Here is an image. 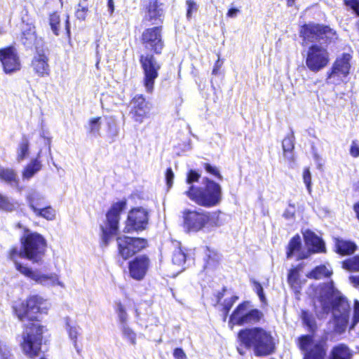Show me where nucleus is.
I'll return each instance as SVG.
<instances>
[{
	"mask_svg": "<svg viewBox=\"0 0 359 359\" xmlns=\"http://www.w3.org/2000/svg\"><path fill=\"white\" fill-rule=\"evenodd\" d=\"M48 304L46 300L35 294L31 295L26 302H20L13 306V310L20 321L32 322L26 325L21 342L23 352L30 358L37 355L41 349L43 327L39 323L37 314L46 313Z\"/></svg>",
	"mask_w": 359,
	"mask_h": 359,
	"instance_id": "obj_1",
	"label": "nucleus"
},
{
	"mask_svg": "<svg viewBox=\"0 0 359 359\" xmlns=\"http://www.w3.org/2000/svg\"><path fill=\"white\" fill-rule=\"evenodd\" d=\"M314 309L319 318L332 311L333 332L343 334L348 325L350 306L348 301L339 295L330 284H325L319 289L318 294L314 299Z\"/></svg>",
	"mask_w": 359,
	"mask_h": 359,
	"instance_id": "obj_2",
	"label": "nucleus"
},
{
	"mask_svg": "<svg viewBox=\"0 0 359 359\" xmlns=\"http://www.w3.org/2000/svg\"><path fill=\"white\" fill-rule=\"evenodd\" d=\"M238 339L241 345L252 349L257 357L271 354L275 350V343L271 333L262 327L245 328L239 331Z\"/></svg>",
	"mask_w": 359,
	"mask_h": 359,
	"instance_id": "obj_3",
	"label": "nucleus"
},
{
	"mask_svg": "<svg viewBox=\"0 0 359 359\" xmlns=\"http://www.w3.org/2000/svg\"><path fill=\"white\" fill-rule=\"evenodd\" d=\"M203 187H188L184 194L198 205L207 208L217 205L222 198L221 186L206 177L203 178Z\"/></svg>",
	"mask_w": 359,
	"mask_h": 359,
	"instance_id": "obj_4",
	"label": "nucleus"
},
{
	"mask_svg": "<svg viewBox=\"0 0 359 359\" xmlns=\"http://www.w3.org/2000/svg\"><path fill=\"white\" fill-rule=\"evenodd\" d=\"M220 215V212L185 209L182 212L183 226L187 232L210 231L223 224Z\"/></svg>",
	"mask_w": 359,
	"mask_h": 359,
	"instance_id": "obj_5",
	"label": "nucleus"
},
{
	"mask_svg": "<svg viewBox=\"0 0 359 359\" xmlns=\"http://www.w3.org/2000/svg\"><path fill=\"white\" fill-rule=\"evenodd\" d=\"M22 252L20 256L27 258L34 264H42L47 243L43 236L25 229L21 238Z\"/></svg>",
	"mask_w": 359,
	"mask_h": 359,
	"instance_id": "obj_6",
	"label": "nucleus"
},
{
	"mask_svg": "<svg viewBox=\"0 0 359 359\" xmlns=\"http://www.w3.org/2000/svg\"><path fill=\"white\" fill-rule=\"evenodd\" d=\"M298 346L304 353V359H325L328 350L327 339L325 336L302 335L298 338Z\"/></svg>",
	"mask_w": 359,
	"mask_h": 359,
	"instance_id": "obj_7",
	"label": "nucleus"
},
{
	"mask_svg": "<svg viewBox=\"0 0 359 359\" xmlns=\"http://www.w3.org/2000/svg\"><path fill=\"white\" fill-rule=\"evenodd\" d=\"M18 248H13L11 250L9 253V258L14 262L16 269L22 274L34 280L36 283L43 285L44 286H54L60 285L64 287V285L60 282L58 276L55 273L49 275L42 274L38 271H33L32 269L24 266L16 261L18 257H20V252Z\"/></svg>",
	"mask_w": 359,
	"mask_h": 359,
	"instance_id": "obj_8",
	"label": "nucleus"
},
{
	"mask_svg": "<svg viewBox=\"0 0 359 359\" xmlns=\"http://www.w3.org/2000/svg\"><path fill=\"white\" fill-rule=\"evenodd\" d=\"M300 35L304 43L318 42L321 45L334 41L337 39V33L332 29L313 23L302 26Z\"/></svg>",
	"mask_w": 359,
	"mask_h": 359,
	"instance_id": "obj_9",
	"label": "nucleus"
},
{
	"mask_svg": "<svg viewBox=\"0 0 359 359\" xmlns=\"http://www.w3.org/2000/svg\"><path fill=\"white\" fill-rule=\"evenodd\" d=\"M126 205L125 201H121L114 203L107 213V223L105 226H101L102 242L107 246L111 238L116 234L120 219V214Z\"/></svg>",
	"mask_w": 359,
	"mask_h": 359,
	"instance_id": "obj_10",
	"label": "nucleus"
},
{
	"mask_svg": "<svg viewBox=\"0 0 359 359\" xmlns=\"http://www.w3.org/2000/svg\"><path fill=\"white\" fill-rule=\"evenodd\" d=\"M140 62L144 73V86L146 91L151 93L154 90L155 80L158 76L161 65L151 54L141 55Z\"/></svg>",
	"mask_w": 359,
	"mask_h": 359,
	"instance_id": "obj_11",
	"label": "nucleus"
},
{
	"mask_svg": "<svg viewBox=\"0 0 359 359\" xmlns=\"http://www.w3.org/2000/svg\"><path fill=\"white\" fill-rule=\"evenodd\" d=\"M329 60V53L325 48L317 44H313L309 48L306 65L311 72L320 71L327 65Z\"/></svg>",
	"mask_w": 359,
	"mask_h": 359,
	"instance_id": "obj_12",
	"label": "nucleus"
},
{
	"mask_svg": "<svg viewBox=\"0 0 359 359\" xmlns=\"http://www.w3.org/2000/svg\"><path fill=\"white\" fill-rule=\"evenodd\" d=\"M248 302L240 304L231 315L230 322L238 325L258 323L263 318V313L257 309L248 311Z\"/></svg>",
	"mask_w": 359,
	"mask_h": 359,
	"instance_id": "obj_13",
	"label": "nucleus"
},
{
	"mask_svg": "<svg viewBox=\"0 0 359 359\" xmlns=\"http://www.w3.org/2000/svg\"><path fill=\"white\" fill-rule=\"evenodd\" d=\"M351 58L350 54L343 53L336 59L331 72L327 73V83L337 85L344 81L349 74Z\"/></svg>",
	"mask_w": 359,
	"mask_h": 359,
	"instance_id": "obj_14",
	"label": "nucleus"
},
{
	"mask_svg": "<svg viewBox=\"0 0 359 359\" xmlns=\"http://www.w3.org/2000/svg\"><path fill=\"white\" fill-rule=\"evenodd\" d=\"M119 255L124 259L132 257L147 245V240L141 238L119 236L116 239Z\"/></svg>",
	"mask_w": 359,
	"mask_h": 359,
	"instance_id": "obj_15",
	"label": "nucleus"
},
{
	"mask_svg": "<svg viewBox=\"0 0 359 359\" xmlns=\"http://www.w3.org/2000/svg\"><path fill=\"white\" fill-rule=\"evenodd\" d=\"M149 222V212L143 208L131 210L128 215L123 231L130 233L146 229Z\"/></svg>",
	"mask_w": 359,
	"mask_h": 359,
	"instance_id": "obj_16",
	"label": "nucleus"
},
{
	"mask_svg": "<svg viewBox=\"0 0 359 359\" xmlns=\"http://www.w3.org/2000/svg\"><path fill=\"white\" fill-rule=\"evenodd\" d=\"M141 40L147 49L152 50L156 54H160L164 46L160 27L146 29L142 32Z\"/></svg>",
	"mask_w": 359,
	"mask_h": 359,
	"instance_id": "obj_17",
	"label": "nucleus"
},
{
	"mask_svg": "<svg viewBox=\"0 0 359 359\" xmlns=\"http://www.w3.org/2000/svg\"><path fill=\"white\" fill-rule=\"evenodd\" d=\"M151 108V104L143 95H137L130 102V115L134 121L142 123L148 117Z\"/></svg>",
	"mask_w": 359,
	"mask_h": 359,
	"instance_id": "obj_18",
	"label": "nucleus"
},
{
	"mask_svg": "<svg viewBox=\"0 0 359 359\" xmlns=\"http://www.w3.org/2000/svg\"><path fill=\"white\" fill-rule=\"evenodd\" d=\"M0 60L6 74H11L20 69V62L15 49L8 47L0 50Z\"/></svg>",
	"mask_w": 359,
	"mask_h": 359,
	"instance_id": "obj_19",
	"label": "nucleus"
},
{
	"mask_svg": "<svg viewBox=\"0 0 359 359\" xmlns=\"http://www.w3.org/2000/svg\"><path fill=\"white\" fill-rule=\"evenodd\" d=\"M150 264V261L146 255L136 257L129 263V273L130 276L140 280L145 276Z\"/></svg>",
	"mask_w": 359,
	"mask_h": 359,
	"instance_id": "obj_20",
	"label": "nucleus"
},
{
	"mask_svg": "<svg viewBox=\"0 0 359 359\" xmlns=\"http://www.w3.org/2000/svg\"><path fill=\"white\" fill-rule=\"evenodd\" d=\"M32 67L34 73L40 77L50 74L48 57L43 53H37L32 58Z\"/></svg>",
	"mask_w": 359,
	"mask_h": 359,
	"instance_id": "obj_21",
	"label": "nucleus"
},
{
	"mask_svg": "<svg viewBox=\"0 0 359 359\" xmlns=\"http://www.w3.org/2000/svg\"><path fill=\"white\" fill-rule=\"evenodd\" d=\"M164 15V5L158 0H150L147 7L146 20L152 22L157 23V21H161Z\"/></svg>",
	"mask_w": 359,
	"mask_h": 359,
	"instance_id": "obj_22",
	"label": "nucleus"
},
{
	"mask_svg": "<svg viewBox=\"0 0 359 359\" xmlns=\"http://www.w3.org/2000/svg\"><path fill=\"white\" fill-rule=\"evenodd\" d=\"M305 243L312 252H325V247L323 241L311 230H306L304 233Z\"/></svg>",
	"mask_w": 359,
	"mask_h": 359,
	"instance_id": "obj_23",
	"label": "nucleus"
},
{
	"mask_svg": "<svg viewBox=\"0 0 359 359\" xmlns=\"http://www.w3.org/2000/svg\"><path fill=\"white\" fill-rule=\"evenodd\" d=\"M41 151L40 150L37 154L36 158H32L30 162L25 167L22 171V179L30 180L42 168V163L40 161Z\"/></svg>",
	"mask_w": 359,
	"mask_h": 359,
	"instance_id": "obj_24",
	"label": "nucleus"
},
{
	"mask_svg": "<svg viewBox=\"0 0 359 359\" xmlns=\"http://www.w3.org/2000/svg\"><path fill=\"white\" fill-rule=\"evenodd\" d=\"M40 40L36 36L35 27L34 26L27 25V27L22 29L21 42L27 48L37 47Z\"/></svg>",
	"mask_w": 359,
	"mask_h": 359,
	"instance_id": "obj_25",
	"label": "nucleus"
},
{
	"mask_svg": "<svg viewBox=\"0 0 359 359\" xmlns=\"http://www.w3.org/2000/svg\"><path fill=\"white\" fill-rule=\"evenodd\" d=\"M342 266L344 269L349 271L359 272V256L356 255L344 260L342 262ZM349 280L353 286L359 285V274L351 276Z\"/></svg>",
	"mask_w": 359,
	"mask_h": 359,
	"instance_id": "obj_26",
	"label": "nucleus"
},
{
	"mask_svg": "<svg viewBox=\"0 0 359 359\" xmlns=\"http://www.w3.org/2000/svg\"><path fill=\"white\" fill-rule=\"evenodd\" d=\"M352 353L345 344H339L332 348L329 359H351Z\"/></svg>",
	"mask_w": 359,
	"mask_h": 359,
	"instance_id": "obj_27",
	"label": "nucleus"
},
{
	"mask_svg": "<svg viewBox=\"0 0 359 359\" xmlns=\"http://www.w3.org/2000/svg\"><path fill=\"white\" fill-rule=\"evenodd\" d=\"M27 201L29 207L32 210L33 212L35 211V209L42 208L45 205L43 196L35 191L30 192L27 195Z\"/></svg>",
	"mask_w": 359,
	"mask_h": 359,
	"instance_id": "obj_28",
	"label": "nucleus"
},
{
	"mask_svg": "<svg viewBox=\"0 0 359 359\" xmlns=\"http://www.w3.org/2000/svg\"><path fill=\"white\" fill-rule=\"evenodd\" d=\"M29 154V140L25 135L22 136L17 149V161L18 163L25 160Z\"/></svg>",
	"mask_w": 359,
	"mask_h": 359,
	"instance_id": "obj_29",
	"label": "nucleus"
},
{
	"mask_svg": "<svg viewBox=\"0 0 359 359\" xmlns=\"http://www.w3.org/2000/svg\"><path fill=\"white\" fill-rule=\"evenodd\" d=\"M335 245L337 252L341 255L352 254L356 250L355 244L351 241L337 239Z\"/></svg>",
	"mask_w": 359,
	"mask_h": 359,
	"instance_id": "obj_30",
	"label": "nucleus"
},
{
	"mask_svg": "<svg viewBox=\"0 0 359 359\" xmlns=\"http://www.w3.org/2000/svg\"><path fill=\"white\" fill-rule=\"evenodd\" d=\"M219 255L207 248L205 250V265L204 269L214 268L219 262Z\"/></svg>",
	"mask_w": 359,
	"mask_h": 359,
	"instance_id": "obj_31",
	"label": "nucleus"
},
{
	"mask_svg": "<svg viewBox=\"0 0 359 359\" xmlns=\"http://www.w3.org/2000/svg\"><path fill=\"white\" fill-rule=\"evenodd\" d=\"M294 135L286 137L282 142L284 156L290 161L293 160L292 150L294 149Z\"/></svg>",
	"mask_w": 359,
	"mask_h": 359,
	"instance_id": "obj_32",
	"label": "nucleus"
},
{
	"mask_svg": "<svg viewBox=\"0 0 359 359\" xmlns=\"http://www.w3.org/2000/svg\"><path fill=\"white\" fill-rule=\"evenodd\" d=\"M0 180L11 184L18 182L16 172L13 169L2 166H0Z\"/></svg>",
	"mask_w": 359,
	"mask_h": 359,
	"instance_id": "obj_33",
	"label": "nucleus"
},
{
	"mask_svg": "<svg viewBox=\"0 0 359 359\" xmlns=\"http://www.w3.org/2000/svg\"><path fill=\"white\" fill-rule=\"evenodd\" d=\"M34 213L36 217H42L49 221L54 220L56 215L55 210L50 205L35 209Z\"/></svg>",
	"mask_w": 359,
	"mask_h": 359,
	"instance_id": "obj_34",
	"label": "nucleus"
},
{
	"mask_svg": "<svg viewBox=\"0 0 359 359\" xmlns=\"http://www.w3.org/2000/svg\"><path fill=\"white\" fill-rule=\"evenodd\" d=\"M302 246L301 238L299 235L294 236L288 244V250L287 251V257L290 259L294 253L299 251Z\"/></svg>",
	"mask_w": 359,
	"mask_h": 359,
	"instance_id": "obj_35",
	"label": "nucleus"
},
{
	"mask_svg": "<svg viewBox=\"0 0 359 359\" xmlns=\"http://www.w3.org/2000/svg\"><path fill=\"white\" fill-rule=\"evenodd\" d=\"M17 203L0 193V210L12 212L16 209Z\"/></svg>",
	"mask_w": 359,
	"mask_h": 359,
	"instance_id": "obj_36",
	"label": "nucleus"
},
{
	"mask_svg": "<svg viewBox=\"0 0 359 359\" xmlns=\"http://www.w3.org/2000/svg\"><path fill=\"white\" fill-rule=\"evenodd\" d=\"M330 271L324 265L316 266L307 276L310 278L320 279L329 277L331 275Z\"/></svg>",
	"mask_w": 359,
	"mask_h": 359,
	"instance_id": "obj_37",
	"label": "nucleus"
},
{
	"mask_svg": "<svg viewBox=\"0 0 359 359\" xmlns=\"http://www.w3.org/2000/svg\"><path fill=\"white\" fill-rule=\"evenodd\" d=\"M66 327L69 333V337L74 341V347L76 348V339L81 328L75 323H72L69 318L66 319Z\"/></svg>",
	"mask_w": 359,
	"mask_h": 359,
	"instance_id": "obj_38",
	"label": "nucleus"
},
{
	"mask_svg": "<svg viewBox=\"0 0 359 359\" xmlns=\"http://www.w3.org/2000/svg\"><path fill=\"white\" fill-rule=\"evenodd\" d=\"M356 330H358L357 334H359V301L358 300L354 302L353 314L348 332L351 333Z\"/></svg>",
	"mask_w": 359,
	"mask_h": 359,
	"instance_id": "obj_39",
	"label": "nucleus"
},
{
	"mask_svg": "<svg viewBox=\"0 0 359 359\" xmlns=\"http://www.w3.org/2000/svg\"><path fill=\"white\" fill-rule=\"evenodd\" d=\"M186 254L180 247H178L172 252V261L175 265L183 266L186 262Z\"/></svg>",
	"mask_w": 359,
	"mask_h": 359,
	"instance_id": "obj_40",
	"label": "nucleus"
},
{
	"mask_svg": "<svg viewBox=\"0 0 359 359\" xmlns=\"http://www.w3.org/2000/svg\"><path fill=\"white\" fill-rule=\"evenodd\" d=\"M49 25L54 34L58 36L60 34V18L57 13L55 12L50 15Z\"/></svg>",
	"mask_w": 359,
	"mask_h": 359,
	"instance_id": "obj_41",
	"label": "nucleus"
},
{
	"mask_svg": "<svg viewBox=\"0 0 359 359\" xmlns=\"http://www.w3.org/2000/svg\"><path fill=\"white\" fill-rule=\"evenodd\" d=\"M101 118H93L89 121L88 130V132L93 136L100 135V130L101 128Z\"/></svg>",
	"mask_w": 359,
	"mask_h": 359,
	"instance_id": "obj_42",
	"label": "nucleus"
},
{
	"mask_svg": "<svg viewBox=\"0 0 359 359\" xmlns=\"http://www.w3.org/2000/svg\"><path fill=\"white\" fill-rule=\"evenodd\" d=\"M116 313L118 316V319L121 325L127 324L128 322V313L121 302H117L115 307Z\"/></svg>",
	"mask_w": 359,
	"mask_h": 359,
	"instance_id": "obj_43",
	"label": "nucleus"
},
{
	"mask_svg": "<svg viewBox=\"0 0 359 359\" xmlns=\"http://www.w3.org/2000/svg\"><path fill=\"white\" fill-rule=\"evenodd\" d=\"M121 329L123 337L128 340L131 344H135L136 343V334L134 331L128 325V324L121 325Z\"/></svg>",
	"mask_w": 359,
	"mask_h": 359,
	"instance_id": "obj_44",
	"label": "nucleus"
},
{
	"mask_svg": "<svg viewBox=\"0 0 359 359\" xmlns=\"http://www.w3.org/2000/svg\"><path fill=\"white\" fill-rule=\"evenodd\" d=\"M302 319L304 324L309 327L310 330H313L316 327L315 318L312 313L307 311H302Z\"/></svg>",
	"mask_w": 359,
	"mask_h": 359,
	"instance_id": "obj_45",
	"label": "nucleus"
},
{
	"mask_svg": "<svg viewBox=\"0 0 359 359\" xmlns=\"http://www.w3.org/2000/svg\"><path fill=\"white\" fill-rule=\"evenodd\" d=\"M201 175L195 170H190L187 174L186 183L189 187L195 186L194 182H198Z\"/></svg>",
	"mask_w": 359,
	"mask_h": 359,
	"instance_id": "obj_46",
	"label": "nucleus"
},
{
	"mask_svg": "<svg viewBox=\"0 0 359 359\" xmlns=\"http://www.w3.org/2000/svg\"><path fill=\"white\" fill-rule=\"evenodd\" d=\"M238 299V297L237 296H232L231 298L226 299L224 300L223 304L224 320H226V318L228 316L229 311L231 310V307L233 306V305Z\"/></svg>",
	"mask_w": 359,
	"mask_h": 359,
	"instance_id": "obj_47",
	"label": "nucleus"
},
{
	"mask_svg": "<svg viewBox=\"0 0 359 359\" xmlns=\"http://www.w3.org/2000/svg\"><path fill=\"white\" fill-rule=\"evenodd\" d=\"M252 283L253 284L254 290L257 293V294L258 295L260 301L262 303L266 304V298L265 297V294H264V290H263V287H262V285L258 281H257L255 280H252Z\"/></svg>",
	"mask_w": 359,
	"mask_h": 359,
	"instance_id": "obj_48",
	"label": "nucleus"
},
{
	"mask_svg": "<svg viewBox=\"0 0 359 359\" xmlns=\"http://www.w3.org/2000/svg\"><path fill=\"white\" fill-rule=\"evenodd\" d=\"M106 120L109 135L110 137L113 138L118 134V130L115 121L112 118H107Z\"/></svg>",
	"mask_w": 359,
	"mask_h": 359,
	"instance_id": "obj_49",
	"label": "nucleus"
},
{
	"mask_svg": "<svg viewBox=\"0 0 359 359\" xmlns=\"http://www.w3.org/2000/svg\"><path fill=\"white\" fill-rule=\"evenodd\" d=\"M303 180L304 184H306L307 191L309 194L311 193V174L309 168H306L304 170L303 172Z\"/></svg>",
	"mask_w": 359,
	"mask_h": 359,
	"instance_id": "obj_50",
	"label": "nucleus"
},
{
	"mask_svg": "<svg viewBox=\"0 0 359 359\" xmlns=\"http://www.w3.org/2000/svg\"><path fill=\"white\" fill-rule=\"evenodd\" d=\"M299 278V272L297 269H292L288 273L287 280L288 283L292 287H295V285L297 283Z\"/></svg>",
	"mask_w": 359,
	"mask_h": 359,
	"instance_id": "obj_51",
	"label": "nucleus"
},
{
	"mask_svg": "<svg viewBox=\"0 0 359 359\" xmlns=\"http://www.w3.org/2000/svg\"><path fill=\"white\" fill-rule=\"evenodd\" d=\"M186 4L187 6V18H191L192 13L198 11V5L192 0H187Z\"/></svg>",
	"mask_w": 359,
	"mask_h": 359,
	"instance_id": "obj_52",
	"label": "nucleus"
},
{
	"mask_svg": "<svg viewBox=\"0 0 359 359\" xmlns=\"http://www.w3.org/2000/svg\"><path fill=\"white\" fill-rule=\"evenodd\" d=\"M204 168L205 171L210 175L217 177L219 180H222V176L219 173V171L218 169L210 163H204Z\"/></svg>",
	"mask_w": 359,
	"mask_h": 359,
	"instance_id": "obj_53",
	"label": "nucleus"
},
{
	"mask_svg": "<svg viewBox=\"0 0 359 359\" xmlns=\"http://www.w3.org/2000/svg\"><path fill=\"white\" fill-rule=\"evenodd\" d=\"M295 215V205L294 204H292L290 202L289 203L288 208L285 210L283 216L287 219H290L294 217Z\"/></svg>",
	"mask_w": 359,
	"mask_h": 359,
	"instance_id": "obj_54",
	"label": "nucleus"
},
{
	"mask_svg": "<svg viewBox=\"0 0 359 359\" xmlns=\"http://www.w3.org/2000/svg\"><path fill=\"white\" fill-rule=\"evenodd\" d=\"M165 180L166 183L168 187H172L173 184V180H174V172L171 168H169L166 170L165 172Z\"/></svg>",
	"mask_w": 359,
	"mask_h": 359,
	"instance_id": "obj_55",
	"label": "nucleus"
},
{
	"mask_svg": "<svg viewBox=\"0 0 359 359\" xmlns=\"http://www.w3.org/2000/svg\"><path fill=\"white\" fill-rule=\"evenodd\" d=\"M350 154L354 158L359 156V144L356 142V141L352 142L350 149Z\"/></svg>",
	"mask_w": 359,
	"mask_h": 359,
	"instance_id": "obj_56",
	"label": "nucleus"
},
{
	"mask_svg": "<svg viewBox=\"0 0 359 359\" xmlns=\"http://www.w3.org/2000/svg\"><path fill=\"white\" fill-rule=\"evenodd\" d=\"M173 356L175 359H187L184 351L180 348L174 350Z\"/></svg>",
	"mask_w": 359,
	"mask_h": 359,
	"instance_id": "obj_57",
	"label": "nucleus"
},
{
	"mask_svg": "<svg viewBox=\"0 0 359 359\" xmlns=\"http://www.w3.org/2000/svg\"><path fill=\"white\" fill-rule=\"evenodd\" d=\"M239 12H240V11L238 8H230L228 11L227 16L229 18H235Z\"/></svg>",
	"mask_w": 359,
	"mask_h": 359,
	"instance_id": "obj_58",
	"label": "nucleus"
},
{
	"mask_svg": "<svg viewBox=\"0 0 359 359\" xmlns=\"http://www.w3.org/2000/svg\"><path fill=\"white\" fill-rule=\"evenodd\" d=\"M76 16L79 20H84L86 19V14L78 8L76 11Z\"/></svg>",
	"mask_w": 359,
	"mask_h": 359,
	"instance_id": "obj_59",
	"label": "nucleus"
},
{
	"mask_svg": "<svg viewBox=\"0 0 359 359\" xmlns=\"http://www.w3.org/2000/svg\"><path fill=\"white\" fill-rule=\"evenodd\" d=\"M78 7L80 10H81L83 12H84L86 14H87L88 11V7L87 4H83L81 1H79L78 4Z\"/></svg>",
	"mask_w": 359,
	"mask_h": 359,
	"instance_id": "obj_60",
	"label": "nucleus"
},
{
	"mask_svg": "<svg viewBox=\"0 0 359 359\" xmlns=\"http://www.w3.org/2000/svg\"><path fill=\"white\" fill-rule=\"evenodd\" d=\"M221 65H222V64H220V62H219V57H218V60L215 62L214 68L212 69V74H214V75H217V74L218 71H219V69L221 67Z\"/></svg>",
	"mask_w": 359,
	"mask_h": 359,
	"instance_id": "obj_61",
	"label": "nucleus"
},
{
	"mask_svg": "<svg viewBox=\"0 0 359 359\" xmlns=\"http://www.w3.org/2000/svg\"><path fill=\"white\" fill-rule=\"evenodd\" d=\"M108 8L110 12V14L111 15L114 13V4L113 0H108Z\"/></svg>",
	"mask_w": 359,
	"mask_h": 359,
	"instance_id": "obj_62",
	"label": "nucleus"
},
{
	"mask_svg": "<svg viewBox=\"0 0 359 359\" xmlns=\"http://www.w3.org/2000/svg\"><path fill=\"white\" fill-rule=\"evenodd\" d=\"M65 30H66L67 34L68 36H69L70 27H69V16L67 17V20L65 21Z\"/></svg>",
	"mask_w": 359,
	"mask_h": 359,
	"instance_id": "obj_63",
	"label": "nucleus"
},
{
	"mask_svg": "<svg viewBox=\"0 0 359 359\" xmlns=\"http://www.w3.org/2000/svg\"><path fill=\"white\" fill-rule=\"evenodd\" d=\"M353 210L356 213L357 218L359 219V201L354 204L353 205Z\"/></svg>",
	"mask_w": 359,
	"mask_h": 359,
	"instance_id": "obj_64",
	"label": "nucleus"
}]
</instances>
